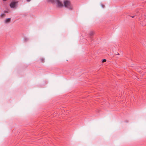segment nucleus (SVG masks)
<instances>
[{"label":"nucleus","mask_w":146,"mask_h":146,"mask_svg":"<svg viewBox=\"0 0 146 146\" xmlns=\"http://www.w3.org/2000/svg\"><path fill=\"white\" fill-rule=\"evenodd\" d=\"M17 2L16 1H13L11 2L10 4V6L11 8H15L16 7V4Z\"/></svg>","instance_id":"nucleus-3"},{"label":"nucleus","mask_w":146,"mask_h":146,"mask_svg":"<svg viewBox=\"0 0 146 146\" xmlns=\"http://www.w3.org/2000/svg\"><path fill=\"white\" fill-rule=\"evenodd\" d=\"M4 1H6L7 0H3Z\"/></svg>","instance_id":"nucleus-10"},{"label":"nucleus","mask_w":146,"mask_h":146,"mask_svg":"<svg viewBox=\"0 0 146 146\" xmlns=\"http://www.w3.org/2000/svg\"><path fill=\"white\" fill-rule=\"evenodd\" d=\"M11 21V19L10 18H8L5 20V22L6 23H9Z\"/></svg>","instance_id":"nucleus-4"},{"label":"nucleus","mask_w":146,"mask_h":146,"mask_svg":"<svg viewBox=\"0 0 146 146\" xmlns=\"http://www.w3.org/2000/svg\"><path fill=\"white\" fill-rule=\"evenodd\" d=\"M5 14H3L1 15V17H3L5 16Z\"/></svg>","instance_id":"nucleus-6"},{"label":"nucleus","mask_w":146,"mask_h":146,"mask_svg":"<svg viewBox=\"0 0 146 146\" xmlns=\"http://www.w3.org/2000/svg\"><path fill=\"white\" fill-rule=\"evenodd\" d=\"M106 61V60L105 59H104L102 60V62H104Z\"/></svg>","instance_id":"nucleus-7"},{"label":"nucleus","mask_w":146,"mask_h":146,"mask_svg":"<svg viewBox=\"0 0 146 146\" xmlns=\"http://www.w3.org/2000/svg\"><path fill=\"white\" fill-rule=\"evenodd\" d=\"M27 2H29L30 1H31V0H27Z\"/></svg>","instance_id":"nucleus-8"},{"label":"nucleus","mask_w":146,"mask_h":146,"mask_svg":"<svg viewBox=\"0 0 146 146\" xmlns=\"http://www.w3.org/2000/svg\"><path fill=\"white\" fill-rule=\"evenodd\" d=\"M94 34V32L93 31H91L89 33V35L90 36H92Z\"/></svg>","instance_id":"nucleus-5"},{"label":"nucleus","mask_w":146,"mask_h":146,"mask_svg":"<svg viewBox=\"0 0 146 146\" xmlns=\"http://www.w3.org/2000/svg\"><path fill=\"white\" fill-rule=\"evenodd\" d=\"M116 54H118V55H119V53H118L117 52V54H116Z\"/></svg>","instance_id":"nucleus-9"},{"label":"nucleus","mask_w":146,"mask_h":146,"mask_svg":"<svg viewBox=\"0 0 146 146\" xmlns=\"http://www.w3.org/2000/svg\"><path fill=\"white\" fill-rule=\"evenodd\" d=\"M64 6L70 10L73 9V6L71 4L70 1H65L64 2Z\"/></svg>","instance_id":"nucleus-1"},{"label":"nucleus","mask_w":146,"mask_h":146,"mask_svg":"<svg viewBox=\"0 0 146 146\" xmlns=\"http://www.w3.org/2000/svg\"><path fill=\"white\" fill-rule=\"evenodd\" d=\"M53 3L57 7L61 8L64 6L63 4L60 0H58Z\"/></svg>","instance_id":"nucleus-2"}]
</instances>
